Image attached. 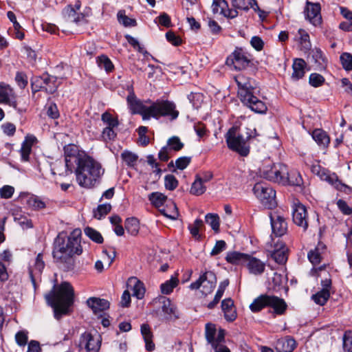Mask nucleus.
I'll list each match as a JSON object with an SVG mask.
<instances>
[{"label":"nucleus","instance_id":"f8f14e48","mask_svg":"<svg viewBox=\"0 0 352 352\" xmlns=\"http://www.w3.org/2000/svg\"><path fill=\"white\" fill-rule=\"evenodd\" d=\"M217 278L215 274L210 271L206 272L201 275L198 280L190 285L191 289H200L201 292L206 296L210 294L215 287Z\"/></svg>","mask_w":352,"mask_h":352},{"label":"nucleus","instance_id":"603ef678","mask_svg":"<svg viewBox=\"0 0 352 352\" xmlns=\"http://www.w3.org/2000/svg\"><path fill=\"white\" fill-rule=\"evenodd\" d=\"M122 160L129 166H133L138 160V155L135 153L125 151L121 155Z\"/></svg>","mask_w":352,"mask_h":352},{"label":"nucleus","instance_id":"c03bdc74","mask_svg":"<svg viewBox=\"0 0 352 352\" xmlns=\"http://www.w3.org/2000/svg\"><path fill=\"white\" fill-rule=\"evenodd\" d=\"M206 222L209 224L212 229L218 232L219 230V217L218 214L214 213H208L205 217Z\"/></svg>","mask_w":352,"mask_h":352},{"label":"nucleus","instance_id":"2eb2a0df","mask_svg":"<svg viewBox=\"0 0 352 352\" xmlns=\"http://www.w3.org/2000/svg\"><path fill=\"white\" fill-rule=\"evenodd\" d=\"M320 10V3L307 2L305 10L306 19L315 26L319 25L322 23Z\"/></svg>","mask_w":352,"mask_h":352},{"label":"nucleus","instance_id":"58836bf2","mask_svg":"<svg viewBox=\"0 0 352 352\" xmlns=\"http://www.w3.org/2000/svg\"><path fill=\"white\" fill-rule=\"evenodd\" d=\"M118 22L124 27H134L137 25L135 19H131L126 15L124 10H120L117 14Z\"/></svg>","mask_w":352,"mask_h":352},{"label":"nucleus","instance_id":"4be33fe9","mask_svg":"<svg viewBox=\"0 0 352 352\" xmlns=\"http://www.w3.org/2000/svg\"><path fill=\"white\" fill-rule=\"evenodd\" d=\"M87 305L95 314H100L109 307V302L104 299L92 297L87 300Z\"/></svg>","mask_w":352,"mask_h":352},{"label":"nucleus","instance_id":"a211bd4d","mask_svg":"<svg viewBox=\"0 0 352 352\" xmlns=\"http://www.w3.org/2000/svg\"><path fill=\"white\" fill-rule=\"evenodd\" d=\"M272 258L279 264L285 263L287 260L288 249L285 243L281 241H278L273 249L269 250Z\"/></svg>","mask_w":352,"mask_h":352},{"label":"nucleus","instance_id":"864d4df0","mask_svg":"<svg viewBox=\"0 0 352 352\" xmlns=\"http://www.w3.org/2000/svg\"><path fill=\"white\" fill-rule=\"evenodd\" d=\"M324 82V78L320 74L312 73L309 76V82L314 87H320Z\"/></svg>","mask_w":352,"mask_h":352},{"label":"nucleus","instance_id":"ddd939ff","mask_svg":"<svg viewBox=\"0 0 352 352\" xmlns=\"http://www.w3.org/2000/svg\"><path fill=\"white\" fill-rule=\"evenodd\" d=\"M100 336L97 332L85 331L80 337L78 347L85 349L87 352H98L100 348Z\"/></svg>","mask_w":352,"mask_h":352},{"label":"nucleus","instance_id":"72a5a7b5","mask_svg":"<svg viewBox=\"0 0 352 352\" xmlns=\"http://www.w3.org/2000/svg\"><path fill=\"white\" fill-rule=\"evenodd\" d=\"M256 2V0H232V6L239 10L248 12L250 8H253Z\"/></svg>","mask_w":352,"mask_h":352},{"label":"nucleus","instance_id":"4c0bfd02","mask_svg":"<svg viewBox=\"0 0 352 352\" xmlns=\"http://www.w3.org/2000/svg\"><path fill=\"white\" fill-rule=\"evenodd\" d=\"M324 248L323 245L319 244L314 250H311L308 253V258L313 265H316L320 263L322 258L321 250Z\"/></svg>","mask_w":352,"mask_h":352},{"label":"nucleus","instance_id":"5fc2aeb1","mask_svg":"<svg viewBox=\"0 0 352 352\" xmlns=\"http://www.w3.org/2000/svg\"><path fill=\"white\" fill-rule=\"evenodd\" d=\"M125 38L126 39L127 42L140 53L143 54L145 56L148 54V52L144 50V48L140 45L136 38L129 34L125 36Z\"/></svg>","mask_w":352,"mask_h":352},{"label":"nucleus","instance_id":"bb28decb","mask_svg":"<svg viewBox=\"0 0 352 352\" xmlns=\"http://www.w3.org/2000/svg\"><path fill=\"white\" fill-rule=\"evenodd\" d=\"M141 333L145 342L146 349L148 351H152L155 349V344L153 342V333L150 327L147 324L141 325Z\"/></svg>","mask_w":352,"mask_h":352},{"label":"nucleus","instance_id":"09e8293b","mask_svg":"<svg viewBox=\"0 0 352 352\" xmlns=\"http://www.w3.org/2000/svg\"><path fill=\"white\" fill-rule=\"evenodd\" d=\"M341 64L346 71L352 70V54L349 52H344L340 57Z\"/></svg>","mask_w":352,"mask_h":352},{"label":"nucleus","instance_id":"a18cd8bd","mask_svg":"<svg viewBox=\"0 0 352 352\" xmlns=\"http://www.w3.org/2000/svg\"><path fill=\"white\" fill-rule=\"evenodd\" d=\"M85 234L93 241L97 243H102L103 242V237L101 234L92 228L87 227L85 228Z\"/></svg>","mask_w":352,"mask_h":352},{"label":"nucleus","instance_id":"393cba45","mask_svg":"<svg viewBox=\"0 0 352 352\" xmlns=\"http://www.w3.org/2000/svg\"><path fill=\"white\" fill-rule=\"evenodd\" d=\"M36 138L34 135H27L22 143L20 150L22 160L27 162L32 151V145L36 142Z\"/></svg>","mask_w":352,"mask_h":352},{"label":"nucleus","instance_id":"774afa93","mask_svg":"<svg viewBox=\"0 0 352 352\" xmlns=\"http://www.w3.org/2000/svg\"><path fill=\"white\" fill-rule=\"evenodd\" d=\"M159 23L166 28H170L172 26L170 17L166 12L161 13L157 18Z\"/></svg>","mask_w":352,"mask_h":352},{"label":"nucleus","instance_id":"bf43d9fd","mask_svg":"<svg viewBox=\"0 0 352 352\" xmlns=\"http://www.w3.org/2000/svg\"><path fill=\"white\" fill-rule=\"evenodd\" d=\"M10 91H8V89H0V103H5L11 104L14 103L13 96L11 94L12 89H9Z\"/></svg>","mask_w":352,"mask_h":352},{"label":"nucleus","instance_id":"0eeeda50","mask_svg":"<svg viewBox=\"0 0 352 352\" xmlns=\"http://www.w3.org/2000/svg\"><path fill=\"white\" fill-rule=\"evenodd\" d=\"M226 65L239 71L248 68L256 69V65L252 56L242 47H236L234 50L227 57Z\"/></svg>","mask_w":352,"mask_h":352},{"label":"nucleus","instance_id":"de8ad7c7","mask_svg":"<svg viewBox=\"0 0 352 352\" xmlns=\"http://www.w3.org/2000/svg\"><path fill=\"white\" fill-rule=\"evenodd\" d=\"M204 226V222L201 219H196L193 224L188 226L192 236L197 240L200 239L199 230Z\"/></svg>","mask_w":352,"mask_h":352},{"label":"nucleus","instance_id":"79ce46f5","mask_svg":"<svg viewBox=\"0 0 352 352\" xmlns=\"http://www.w3.org/2000/svg\"><path fill=\"white\" fill-rule=\"evenodd\" d=\"M238 88H255L251 78L245 76L243 74H239L234 77Z\"/></svg>","mask_w":352,"mask_h":352},{"label":"nucleus","instance_id":"c9c22d12","mask_svg":"<svg viewBox=\"0 0 352 352\" xmlns=\"http://www.w3.org/2000/svg\"><path fill=\"white\" fill-rule=\"evenodd\" d=\"M125 229L131 235L135 236L140 230V223L138 219L135 217L128 218L125 221Z\"/></svg>","mask_w":352,"mask_h":352},{"label":"nucleus","instance_id":"3c124183","mask_svg":"<svg viewBox=\"0 0 352 352\" xmlns=\"http://www.w3.org/2000/svg\"><path fill=\"white\" fill-rule=\"evenodd\" d=\"M298 34H300V42L302 47L305 50H310L311 45L309 41V35L308 33L302 29H299Z\"/></svg>","mask_w":352,"mask_h":352},{"label":"nucleus","instance_id":"c756f323","mask_svg":"<svg viewBox=\"0 0 352 352\" xmlns=\"http://www.w3.org/2000/svg\"><path fill=\"white\" fill-rule=\"evenodd\" d=\"M55 80L54 78H50L48 74H43L42 76H33L31 80V87L32 88H46L45 85H48L46 82L47 80Z\"/></svg>","mask_w":352,"mask_h":352},{"label":"nucleus","instance_id":"20e7f679","mask_svg":"<svg viewBox=\"0 0 352 352\" xmlns=\"http://www.w3.org/2000/svg\"><path fill=\"white\" fill-rule=\"evenodd\" d=\"M80 236L81 230L80 229L74 230L67 241L58 236L54 242V258L58 261L66 262L74 254H81L82 249L80 245Z\"/></svg>","mask_w":352,"mask_h":352},{"label":"nucleus","instance_id":"7ed1b4c3","mask_svg":"<svg viewBox=\"0 0 352 352\" xmlns=\"http://www.w3.org/2000/svg\"><path fill=\"white\" fill-rule=\"evenodd\" d=\"M74 291L72 286L67 282L54 286L53 289L45 294V298L53 309L56 318L68 311L69 307L74 302Z\"/></svg>","mask_w":352,"mask_h":352},{"label":"nucleus","instance_id":"a19ab883","mask_svg":"<svg viewBox=\"0 0 352 352\" xmlns=\"http://www.w3.org/2000/svg\"><path fill=\"white\" fill-rule=\"evenodd\" d=\"M206 187L199 179V175H196V179L190 188V193L194 195H201L205 192Z\"/></svg>","mask_w":352,"mask_h":352},{"label":"nucleus","instance_id":"c85d7f7f","mask_svg":"<svg viewBox=\"0 0 352 352\" xmlns=\"http://www.w3.org/2000/svg\"><path fill=\"white\" fill-rule=\"evenodd\" d=\"M248 254L238 252H230L226 255V261L234 265H245Z\"/></svg>","mask_w":352,"mask_h":352},{"label":"nucleus","instance_id":"0e129e2a","mask_svg":"<svg viewBox=\"0 0 352 352\" xmlns=\"http://www.w3.org/2000/svg\"><path fill=\"white\" fill-rule=\"evenodd\" d=\"M167 41L175 46H179L182 44V39L177 36L173 31H168L166 33Z\"/></svg>","mask_w":352,"mask_h":352},{"label":"nucleus","instance_id":"6e6d98bb","mask_svg":"<svg viewBox=\"0 0 352 352\" xmlns=\"http://www.w3.org/2000/svg\"><path fill=\"white\" fill-rule=\"evenodd\" d=\"M311 170L313 173L317 175L322 180H328L329 178L326 170L321 167L319 164H313L311 167Z\"/></svg>","mask_w":352,"mask_h":352},{"label":"nucleus","instance_id":"680f3d73","mask_svg":"<svg viewBox=\"0 0 352 352\" xmlns=\"http://www.w3.org/2000/svg\"><path fill=\"white\" fill-rule=\"evenodd\" d=\"M15 81L21 88H25L28 83V78L25 73L17 72L15 76Z\"/></svg>","mask_w":352,"mask_h":352},{"label":"nucleus","instance_id":"f257e3e1","mask_svg":"<svg viewBox=\"0 0 352 352\" xmlns=\"http://www.w3.org/2000/svg\"><path fill=\"white\" fill-rule=\"evenodd\" d=\"M63 149L65 175L74 172L76 182L80 186H94L104 173L100 164L75 144H67Z\"/></svg>","mask_w":352,"mask_h":352},{"label":"nucleus","instance_id":"9b49d317","mask_svg":"<svg viewBox=\"0 0 352 352\" xmlns=\"http://www.w3.org/2000/svg\"><path fill=\"white\" fill-rule=\"evenodd\" d=\"M253 191L261 203L267 208H272L276 206V192L267 184L256 183Z\"/></svg>","mask_w":352,"mask_h":352},{"label":"nucleus","instance_id":"f704fd0d","mask_svg":"<svg viewBox=\"0 0 352 352\" xmlns=\"http://www.w3.org/2000/svg\"><path fill=\"white\" fill-rule=\"evenodd\" d=\"M160 211L162 214L170 219H177L179 216L177 206L173 201H170L166 208L161 209Z\"/></svg>","mask_w":352,"mask_h":352},{"label":"nucleus","instance_id":"f03ea898","mask_svg":"<svg viewBox=\"0 0 352 352\" xmlns=\"http://www.w3.org/2000/svg\"><path fill=\"white\" fill-rule=\"evenodd\" d=\"M128 107L132 114H139L143 120L151 118L159 119L160 117L170 116L175 119L179 112L175 110V105L168 100H142L136 97L133 92H130L126 98Z\"/></svg>","mask_w":352,"mask_h":352},{"label":"nucleus","instance_id":"412c9836","mask_svg":"<svg viewBox=\"0 0 352 352\" xmlns=\"http://www.w3.org/2000/svg\"><path fill=\"white\" fill-rule=\"evenodd\" d=\"M245 265L249 272L255 275L261 274L265 267V265L263 262L250 255L248 256Z\"/></svg>","mask_w":352,"mask_h":352},{"label":"nucleus","instance_id":"6ab92c4d","mask_svg":"<svg viewBox=\"0 0 352 352\" xmlns=\"http://www.w3.org/2000/svg\"><path fill=\"white\" fill-rule=\"evenodd\" d=\"M296 345V340L287 336L278 339L275 344V348L278 352H292Z\"/></svg>","mask_w":352,"mask_h":352},{"label":"nucleus","instance_id":"6e6552de","mask_svg":"<svg viewBox=\"0 0 352 352\" xmlns=\"http://www.w3.org/2000/svg\"><path fill=\"white\" fill-rule=\"evenodd\" d=\"M265 307H270L276 314H282L286 309L287 305L283 299L277 296L261 295L250 305V309L254 312L259 311Z\"/></svg>","mask_w":352,"mask_h":352},{"label":"nucleus","instance_id":"13d9d810","mask_svg":"<svg viewBox=\"0 0 352 352\" xmlns=\"http://www.w3.org/2000/svg\"><path fill=\"white\" fill-rule=\"evenodd\" d=\"M178 182L173 175H168L164 178V186L166 189L173 190L177 188Z\"/></svg>","mask_w":352,"mask_h":352},{"label":"nucleus","instance_id":"a878e982","mask_svg":"<svg viewBox=\"0 0 352 352\" xmlns=\"http://www.w3.org/2000/svg\"><path fill=\"white\" fill-rule=\"evenodd\" d=\"M162 305V310L166 318H171L173 316L177 317L176 307L171 302L169 298L162 296L159 298Z\"/></svg>","mask_w":352,"mask_h":352},{"label":"nucleus","instance_id":"4d7b16f0","mask_svg":"<svg viewBox=\"0 0 352 352\" xmlns=\"http://www.w3.org/2000/svg\"><path fill=\"white\" fill-rule=\"evenodd\" d=\"M302 178L299 173L294 171L289 173V179L287 184L293 186H300L302 184Z\"/></svg>","mask_w":352,"mask_h":352},{"label":"nucleus","instance_id":"4468645a","mask_svg":"<svg viewBox=\"0 0 352 352\" xmlns=\"http://www.w3.org/2000/svg\"><path fill=\"white\" fill-rule=\"evenodd\" d=\"M292 217L296 225L302 228L304 230H307L308 228L307 211L305 206L298 201L294 203Z\"/></svg>","mask_w":352,"mask_h":352},{"label":"nucleus","instance_id":"f3484780","mask_svg":"<svg viewBox=\"0 0 352 352\" xmlns=\"http://www.w3.org/2000/svg\"><path fill=\"white\" fill-rule=\"evenodd\" d=\"M19 198L28 208L33 210H40L46 207L45 201L36 195L23 193L19 196Z\"/></svg>","mask_w":352,"mask_h":352},{"label":"nucleus","instance_id":"cd10ccee","mask_svg":"<svg viewBox=\"0 0 352 352\" xmlns=\"http://www.w3.org/2000/svg\"><path fill=\"white\" fill-rule=\"evenodd\" d=\"M305 67L306 63L302 58H296L292 65V78L296 80L302 78L305 74Z\"/></svg>","mask_w":352,"mask_h":352},{"label":"nucleus","instance_id":"69168bd1","mask_svg":"<svg viewBox=\"0 0 352 352\" xmlns=\"http://www.w3.org/2000/svg\"><path fill=\"white\" fill-rule=\"evenodd\" d=\"M15 340L19 346H25L28 340L27 333L23 331L17 332L15 335Z\"/></svg>","mask_w":352,"mask_h":352},{"label":"nucleus","instance_id":"37998d69","mask_svg":"<svg viewBox=\"0 0 352 352\" xmlns=\"http://www.w3.org/2000/svg\"><path fill=\"white\" fill-rule=\"evenodd\" d=\"M330 296L329 291L328 289H322L316 294L312 296V299L314 302L320 305H324Z\"/></svg>","mask_w":352,"mask_h":352},{"label":"nucleus","instance_id":"5701e85b","mask_svg":"<svg viewBox=\"0 0 352 352\" xmlns=\"http://www.w3.org/2000/svg\"><path fill=\"white\" fill-rule=\"evenodd\" d=\"M221 308L227 321L232 322L236 318V311L231 298L223 300L221 302Z\"/></svg>","mask_w":352,"mask_h":352},{"label":"nucleus","instance_id":"338daca9","mask_svg":"<svg viewBox=\"0 0 352 352\" xmlns=\"http://www.w3.org/2000/svg\"><path fill=\"white\" fill-rule=\"evenodd\" d=\"M252 47L256 51H261L264 47V42L262 38L258 36H254L250 40Z\"/></svg>","mask_w":352,"mask_h":352},{"label":"nucleus","instance_id":"dca6fc26","mask_svg":"<svg viewBox=\"0 0 352 352\" xmlns=\"http://www.w3.org/2000/svg\"><path fill=\"white\" fill-rule=\"evenodd\" d=\"M272 234L276 236L284 235L287 230V223L283 217L277 213H270Z\"/></svg>","mask_w":352,"mask_h":352},{"label":"nucleus","instance_id":"b1692460","mask_svg":"<svg viewBox=\"0 0 352 352\" xmlns=\"http://www.w3.org/2000/svg\"><path fill=\"white\" fill-rule=\"evenodd\" d=\"M127 286L133 291V296L138 299H142L145 294L143 283L135 277H131L127 282Z\"/></svg>","mask_w":352,"mask_h":352},{"label":"nucleus","instance_id":"423d86ee","mask_svg":"<svg viewBox=\"0 0 352 352\" xmlns=\"http://www.w3.org/2000/svg\"><path fill=\"white\" fill-rule=\"evenodd\" d=\"M225 330L217 328L212 323H207L205 327V338L207 344L214 352H231L226 345Z\"/></svg>","mask_w":352,"mask_h":352},{"label":"nucleus","instance_id":"9d476101","mask_svg":"<svg viewBox=\"0 0 352 352\" xmlns=\"http://www.w3.org/2000/svg\"><path fill=\"white\" fill-rule=\"evenodd\" d=\"M254 90V89H238V96L241 102L253 111L258 113H264L267 111V106L258 98Z\"/></svg>","mask_w":352,"mask_h":352},{"label":"nucleus","instance_id":"e433bc0d","mask_svg":"<svg viewBox=\"0 0 352 352\" xmlns=\"http://www.w3.org/2000/svg\"><path fill=\"white\" fill-rule=\"evenodd\" d=\"M179 279L177 276H172L170 280H166L160 285L161 292L164 294H170L173 289L177 286Z\"/></svg>","mask_w":352,"mask_h":352},{"label":"nucleus","instance_id":"1a4fd4ad","mask_svg":"<svg viewBox=\"0 0 352 352\" xmlns=\"http://www.w3.org/2000/svg\"><path fill=\"white\" fill-rule=\"evenodd\" d=\"M261 175L267 180L274 182L287 184L289 171L287 166L283 164H274L270 166L260 168Z\"/></svg>","mask_w":352,"mask_h":352},{"label":"nucleus","instance_id":"39448f33","mask_svg":"<svg viewBox=\"0 0 352 352\" xmlns=\"http://www.w3.org/2000/svg\"><path fill=\"white\" fill-rule=\"evenodd\" d=\"M253 133H256L255 129L246 128L245 134H243L238 133V127H232L226 135L228 148L241 156H247L250 153L248 141L252 137Z\"/></svg>","mask_w":352,"mask_h":352},{"label":"nucleus","instance_id":"e2e57ef3","mask_svg":"<svg viewBox=\"0 0 352 352\" xmlns=\"http://www.w3.org/2000/svg\"><path fill=\"white\" fill-rule=\"evenodd\" d=\"M189 100L192 103L193 106L198 108L204 100V96L201 93H192L188 96Z\"/></svg>","mask_w":352,"mask_h":352},{"label":"nucleus","instance_id":"ea45409f","mask_svg":"<svg viewBox=\"0 0 352 352\" xmlns=\"http://www.w3.org/2000/svg\"><path fill=\"white\" fill-rule=\"evenodd\" d=\"M148 199L155 207L160 208L164 205L167 197L161 192H155L148 195Z\"/></svg>","mask_w":352,"mask_h":352},{"label":"nucleus","instance_id":"2f4dec72","mask_svg":"<svg viewBox=\"0 0 352 352\" xmlns=\"http://www.w3.org/2000/svg\"><path fill=\"white\" fill-rule=\"evenodd\" d=\"M311 135L316 143L320 146H327L329 144L330 139L329 136L321 129H315Z\"/></svg>","mask_w":352,"mask_h":352},{"label":"nucleus","instance_id":"8fccbe9b","mask_svg":"<svg viewBox=\"0 0 352 352\" xmlns=\"http://www.w3.org/2000/svg\"><path fill=\"white\" fill-rule=\"evenodd\" d=\"M111 206L109 204L99 205L96 211H94V217L100 219L107 215L111 210Z\"/></svg>","mask_w":352,"mask_h":352},{"label":"nucleus","instance_id":"7c9ffc66","mask_svg":"<svg viewBox=\"0 0 352 352\" xmlns=\"http://www.w3.org/2000/svg\"><path fill=\"white\" fill-rule=\"evenodd\" d=\"M228 285L229 280L228 279H226L219 283L213 300L208 305V307L209 309H213L218 304Z\"/></svg>","mask_w":352,"mask_h":352},{"label":"nucleus","instance_id":"49530a36","mask_svg":"<svg viewBox=\"0 0 352 352\" xmlns=\"http://www.w3.org/2000/svg\"><path fill=\"white\" fill-rule=\"evenodd\" d=\"M228 7V2L226 0H213L212 10L214 14H223L226 9Z\"/></svg>","mask_w":352,"mask_h":352},{"label":"nucleus","instance_id":"aec40b11","mask_svg":"<svg viewBox=\"0 0 352 352\" xmlns=\"http://www.w3.org/2000/svg\"><path fill=\"white\" fill-rule=\"evenodd\" d=\"M44 267L45 263L43 261V256L41 254H38L34 260L33 265H30L29 267L30 277L34 287L36 285V277L41 274Z\"/></svg>","mask_w":352,"mask_h":352},{"label":"nucleus","instance_id":"052dcab7","mask_svg":"<svg viewBox=\"0 0 352 352\" xmlns=\"http://www.w3.org/2000/svg\"><path fill=\"white\" fill-rule=\"evenodd\" d=\"M343 347L347 352H352V331H346L343 336Z\"/></svg>","mask_w":352,"mask_h":352},{"label":"nucleus","instance_id":"473e14b6","mask_svg":"<svg viewBox=\"0 0 352 352\" xmlns=\"http://www.w3.org/2000/svg\"><path fill=\"white\" fill-rule=\"evenodd\" d=\"M96 63L100 69H104L107 73L111 72L114 69V65L109 58L102 54L96 58Z\"/></svg>","mask_w":352,"mask_h":352}]
</instances>
